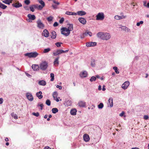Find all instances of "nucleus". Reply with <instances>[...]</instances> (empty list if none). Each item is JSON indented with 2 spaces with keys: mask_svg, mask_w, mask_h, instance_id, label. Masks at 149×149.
<instances>
[{
  "mask_svg": "<svg viewBox=\"0 0 149 149\" xmlns=\"http://www.w3.org/2000/svg\"><path fill=\"white\" fill-rule=\"evenodd\" d=\"M77 111L76 109H73L71 110L70 113L71 115H75L76 114Z\"/></svg>",
  "mask_w": 149,
  "mask_h": 149,
  "instance_id": "a878e982",
  "label": "nucleus"
},
{
  "mask_svg": "<svg viewBox=\"0 0 149 149\" xmlns=\"http://www.w3.org/2000/svg\"><path fill=\"white\" fill-rule=\"evenodd\" d=\"M38 55V53L36 52L27 53L24 54V56H28L30 58H35Z\"/></svg>",
  "mask_w": 149,
  "mask_h": 149,
  "instance_id": "7ed1b4c3",
  "label": "nucleus"
},
{
  "mask_svg": "<svg viewBox=\"0 0 149 149\" xmlns=\"http://www.w3.org/2000/svg\"><path fill=\"white\" fill-rule=\"evenodd\" d=\"M59 58V57H57L56 58L54 61V64H58L59 63V61L58 59Z\"/></svg>",
  "mask_w": 149,
  "mask_h": 149,
  "instance_id": "7c9ffc66",
  "label": "nucleus"
},
{
  "mask_svg": "<svg viewBox=\"0 0 149 149\" xmlns=\"http://www.w3.org/2000/svg\"><path fill=\"white\" fill-rule=\"evenodd\" d=\"M143 23V22L142 21H140L139 22H138L136 23V26H139L141 24H142Z\"/></svg>",
  "mask_w": 149,
  "mask_h": 149,
  "instance_id": "a18cd8bd",
  "label": "nucleus"
},
{
  "mask_svg": "<svg viewBox=\"0 0 149 149\" xmlns=\"http://www.w3.org/2000/svg\"><path fill=\"white\" fill-rule=\"evenodd\" d=\"M56 87L57 88H58L59 90H61L62 89V87L61 86H59L57 85L56 86Z\"/></svg>",
  "mask_w": 149,
  "mask_h": 149,
  "instance_id": "6e6d98bb",
  "label": "nucleus"
},
{
  "mask_svg": "<svg viewBox=\"0 0 149 149\" xmlns=\"http://www.w3.org/2000/svg\"><path fill=\"white\" fill-rule=\"evenodd\" d=\"M113 69L114 70L116 74H118L119 72L118 71V68L116 66H114L113 68Z\"/></svg>",
  "mask_w": 149,
  "mask_h": 149,
  "instance_id": "473e14b6",
  "label": "nucleus"
},
{
  "mask_svg": "<svg viewBox=\"0 0 149 149\" xmlns=\"http://www.w3.org/2000/svg\"><path fill=\"white\" fill-rule=\"evenodd\" d=\"M78 20L79 22L82 24H86V21L84 18L81 17L79 18Z\"/></svg>",
  "mask_w": 149,
  "mask_h": 149,
  "instance_id": "dca6fc26",
  "label": "nucleus"
},
{
  "mask_svg": "<svg viewBox=\"0 0 149 149\" xmlns=\"http://www.w3.org/2000/svg\"><path fill=\"white\" fill-rule=\"evenodd\" d=\"M24 2L25 4L27 5H28L30 3L29 0H25Z\"/></svg>",
  "mask_w": 149,
  "mask_h": 149,
  "instance_id": "de8ad7c7",
  "label": "nucleus"
},
{
  "mask_svg": "<svg viewBox=\"0 0 149 149\" xmlns=\"http://www.w3.org/2000/svg\"><path fill=\"white\" fill-rule=\"evenodd\" d=\"M38 1L41 5H45V2L42 0H38Z\"/></svg>",
  "mask_w": 149,
  "mask_h": 149,
  "instance_id": "37998d69",
  "label": "nucleus"
},
{
  "mask_svg": "<svg viewBox=\"0 0 149 149\" xmlns=\"http://www.w3.org/2000/svg\"><path fill=\"white\" fill-rule=\"evenodd\" d=\"M62 43L61 42H57L55 43V45L58 47H61V45Z\"/></svg>",
  "mask_w": 149,
  "mask_h": 149,
  "instance_id": "ea45409f",
  "label": "nucleus"
},
{
  "mask_svg": "<svg viewBox=\"0 0 149 149\" xmlns=\"http://www.w3.org/2000/svg\"><path fill=\"white\" fill-rule=\"evenodd\" d=\"M130 82L128 81H125L122 85V88L125 90L130 85Z\"/></svg>",
  "mask_w": 149,
  "mask_h": 149,
  "instance_id": "1a4fd4ad",
  "label": "nucleus"
},
{
  "mask_svg": "<svg viewBox=\"0 0 149 149\" xmlns=\"http://www.w3.org/2000/svg\"><path fill=\"white\" fill-rule=\"evenodd\" d=\"M51 103V101L49 99L47 100L45 102L46 104L48 106H49L50 105Z\"/></svg>",
  "mask_w": 149,
  "mask_h": 149,
  "instance_id": "58836bf2",
  "label": "nucleus"
},
{
  "mask_svg": "<svg viewBox=\"0 0 149 149\" xmlns=\"http://www.w3.org/2000/svg\"><path fill=\"white\" fill-rule=\"evenodd\" d=\"M83 139L85 141L88 142L90 140L89 135L87 134H84L83 136Z\"/></svg>",
  "mask_w": 149,
  "mask_h": 149,
  "instance_id": "f3484780",
  "label": "nucleus"
},
{
  "mask_svg": "<svg viewBox=\"0 0 149 149\" xmlns=\"http://www.w3.org/2000/svg\"><path fill=\"white\" fill-rule=\"evenodd\" d=\"M67 29L70 31H72L73 29V25L72 24H69V26L68 27Z\"/></svg>",
  "mask_w": 149,
  "mask_h": 149,
  "instance_id": "cd10ccee",
  "label": "nucleus"
},
{
  "mask_svg": "<svg viewBox=\"0 0 149 149\" xmlns=\"http://www.w3.org/2000/svg\"><path fill=\"white\" fill-rule=\"evenodd\" d=\"M96 36L99 39L105 40H109L111 38V34L106 32H99L96 34Z\"/></svg>",
  "mask_w": 149,
  "mask_h": 149,
  "instance_id": "f257e3e1",
  "label": "nucleus"
},
{
  "mask_svg": "<svg viewBox=\"0 0 149 149\" xmlns=\"http://www.w3.org/2000/svg\"><path fill=\"white\" fill-rule=\"evenodd\" d=\"M53 19V17L52 16H50L48 17L47 18V21L49 22H51Z\"/></svg>",
  "mask_w": 149,
  "mask_h": 149,
  "instance_id": "e433bc0d",
  "label": "nucleus"
},
{
  "mask_svg": "<svg viewBox=\"0 0 149 149\" xmlns=\"http://www.w3.org/2000/svg\"><path fill=\"white\" fill-rule=\"evenodd\" d=\"M25 74L26 76H27L28 77H30L31 76V75L29 74L28 73H27L26 72H25Z\"/></svg>",
  "mask_w": 149,
  "mask_h": 149,
  "instance_id": "e2e57ef3",
  "label": "nucleus"
},
{
  "mask_svg": "<svg viewBox=\"0 0 149 149\" xmlns=\"http://www.w3.org/2000/svg\"><path fill=\"white\" fill-rule=\"evenodd\" d=\"M72 12H69V11H66L65 13V14L68 15H72Z\"/></svg>",
  "mask_w": 149,
  "mask_h": 149,
  "instance_id": "864d4df0",
  "label": "nucleus"
},
{
  "mask_svg": "<svg viewBox=\"0 0 149 149\" xmlns=\"http://www.w3.org/2000/svg\"><path fill=\"white\" fill-rule=\"evenodd\" d=\"M12 6L16 8H19L22 6V5L19 2V1L15 3H13L12 4Z\"/></svg>",
  "mask_w": 149,
  "mask_h": 149,
  "instance_id": "4468645a",
  "label": "nucleus"
},
{
  "mask_svg": "<svg viewBox=\"0 0 149 149\" xmlns=\"http://www.w3.org/2000/svg\"><path fill=\"white\" fill-rule=\"evenodd\" d=\"M57 93L56 92H54L53 93V97L54 99H55V97H56L57 96Z\"/></svg>",
  "mask_w": 149,
  "mask_h": 149,
  "instance_id": "c03bdc74",
  "label": "nucleus"
},
{
  "mask_svg": "<svg viewBox=\"0 0 149 149\" xmlns=\"http://www.w3.org/2000/svg\"><path fill=\"white\" fill-rule=\"evenodd\" d=\"M104 107V105L103 103H100L98 105V107L99 109H102Z\"/></svg>",
  "mask_w": 149,
  "mask_h": 149,
  "instance_id": "c9c22d12",
  "label": "nucleus"
},
{
  "mask_svg": "<svg viewBox=\"0 0 149 149\" xmlns=\"http://www.w3.org/2000/svg\"><path fill=\"white\" fill-rule=\"evenodd\" d=\"M61 33L65 36L69 35L70 33L66 27H63L61 30Z\"/></svg>",
  "mask_w": 149,
  "mask_h": 149,
  "instance_id": "20e7f679",
  "label": "nucleus"
},
{
  "mask_svg": "<svg viewBox=\"0 0 149 149\" xmlns=\"http://www.w3.org/2000/svg\"><path fill=\"white\" fill-rule=\"evenodd\" d=\"M108 104L109 105V107H112L113 105V99L111 97H110L108 100Z\"/></svg>",
  "mask_w": 149,
  "mask_h": 149,
  "instance_id": "6ab92c4d",
  "label": "nucleus"
},
{
  "mask_svg": "<svg viewBox=\"0 0 149 149\" xmlns=\"http://www.w3.org/2000/svg\"><path fill=\"white\" fill-rule=\"evenodd\" d=\"M45 5H38V10H41L42 8L44 7Z\"/></svg>",
  "mask_w": 149,
  "mask_h": 149,
  "instance_id": "a19ab883",
  "label": "nucleus"
},
{
  "mask_svg": "<svg viewBox=\"0 0 149 149\" xmlns=\"http://www.w3.org/2000/svg\"><path fill=\"white\" fill-rule=\"evenodd\" d=\"M79 106L81 107H84L85 106L86 104L85 102L80 101L78 103Z\"/></svg>",
  "mask_w": 149,
  "mask_h": 149,
  "instance_id": "393cba45",
  "label": "nucleus"
},
{
  "mask_svg": "<svg viewBox=\"0 0 149 149\" xmlns=\"http://www.w3.org/2000/svg\"><path fill=\"white\" fill-rule=\"evenodd\" d=\"M11 115L12 117L14 118L15 119H17V116L16 114L13 113L11 114Z\"/></svg>",
  "mask_w": 149,
  "mask_h": 149,
  "instance_id": "f704fd0d",
  "label": "nucleus"
},
{
  "mask_svg": "<svg viewBox=\"0 0 149 149\" xmlns=\"http://www.w3.org/2000/svg\"><path fill=\"white\" fill-rule=\"evenodd\" d=\"M125 114V112L124 111H122L120 114L119 116L121 117L123 116V115Z\"/></svg>",
  "mask_w": 149,
  "mask_h": 149,
  "instance_id": "bf43d9fd",
  "label": "nucleus"
},
{
  "mask_svg": "<svg viewBox=\"0 0 149 149\" xmlns=\"http://www.w3.org/2000/svg\"><path fill=\"white\" fill-rule=\"evenodd\" d=\"M51 50L50 48H48L47 49H44L43 51V53H47L49 52Z\"/></svg>",
  "mask_w": 149,
  "mask_h": 149,
  "instance_id": "2f4dec72",
  "label": "nucleus"
},
{
  "mask_svg": "<svg viewBox=\"0 0 149 149\" xmlns=\"http://www.w3.org/2000/svg\"><path fill=\"white\" fill-rule=\"evenodd\" d=\"M119 28H120L122 30L124 31L127 32L130 31V29L125 26H124L122 25H120Z\"/></svg>",
  "mask_w": 149,
  "mask_h": 149,
  "instance_id": "9b49d317",
  "label": "nucleus"
},
{
  "mask_svg": "<svg viewBox=\"0 0 149 149\" xmlns=\"http://www.w3.org/2000/svg\"><path fill=\"white\" fill-rule=\"evenodd\" d=\"M48 66V63L46 61H42L39 65L40 69L43 71L45 70Z\"/></svg>",
  "mask_w": 149,
  "mask_h": 149,
  "instance_id": "f03ea898",
  "label": "nucleus"
},
{
  "mask_svg": "<svg viewBox=\"0 0 149 149\" xmlns=\"http://www.w3.org/2000/svg\"><path fill=\"white\" fill-rule=\"evenodd\" d=\"M97 45V43L95 42H89L86 43V45L87 47H91Z\"/></svg>",
  "mask_w": 149,
  "mask_h": 149,
  "instance_id": "9d476101",
  "label": "nucleus"
},
{
  "mask_svg": "<svg viewBox=\"0 0 149 149\" xmlns=\"http://www.w3.org/2000/svg\"><path fill=\"white\" fill-rule=\"evenodd\" d=\"M44 149H51V148L48 146H46L44 148Z\"/></svg>",
  "mask_w": 149,
  "mask_h": 149,
  "instance_id": "774afa93",
  "label": "nucleus"
},
{
  "mask_svg": "<svg viewBox=\"0 0 149 149\" xmlns=\"http://www.w3.org/2000/svg\"><path fill=\"white\" fill-rule=\"evenodd\" d=\"M37 26L39 29H43L44 28L45 25L40 19H39L37 22Z\"/></svg>",
  "mask_w": 149,
  "mask_h": 149,
  "instance_id": "423d86ee",
  "label": "nucleus"
},
{
  "mask_svg": "<svg viewBox=\"0 0 149 149\" xmlns=\"http://www.w3.org/2000/svg\"><path fill=\"white\" fill-rule=\"evenodd\" d=\"M42 33V35L45 37L47 38L49 36V32L47 29H44Z\"/></svg>",
  "mask_w": 149,
  "mask_h": 149,
  "instance_id": "ddd939ff",
  "label": "nucleus"
},
{
  "mask_svg": "<svg viewBox=\"0 0 149 149\" xmlns=\"http://www.w3.org/2000/svg\"><path fill=\"white\" fill-rule=\"evenodd\" d=\"M51 38L52 39H55L56 38V32L53 31H52L51 33Z\"/></svg>",
  "mask_w": 149,
  "mask_h": 149,
  "instance_id": "412c9836",
  "label": "nucleus"
},
{
  "mask_svg": "<svg viewBox=\"0 0 149 149\" xmlns=\"http://www.w3.org/2000/svg\"><path fill=\"white\" fill-rule=\"evenodd\" d=\"M54 73H51L50 74V77L51 78L50 79V81H53L54 80Z\"/></svg>",
  "mask_w": 149,
  "mask_h": 149,
  "instance_id": "72a5a7b5",
  "label": "nucleus"
},
{
  "mask_svg": "<svg viewBox=\"0 0 149 149\" xmlns=\"http://www.w3.org/2000/svg\"><path fill=\"white\" fill-rule=\"evenodd\" d=\"M77 13V15L80 16H82L85 15L86 14V13L84 11L81 10L78 11Z\"/></svg>",
  "mask_w": 149,
  "mask_h": 149,
  "instance_id": "aec40b11",
  "label": "nucleus"
},
{
  "mask_svg": "<svg viewBox=\"0 0 149 149\" xmlns=\"http://www.w3.org/2000/svg\"><path fill=\"white\" fill-rule=\"evenodd\" d=\"M87 32H85L84 33H83L82 36H81V38H83L85 36H87L88 34Z\"/></svg>",
  "mask_w": 149,
  "mask_h": 149,
  "instance_id": "79ce46f5",
  "label": "nucleus"
},
{
  "mask_svg": "<svg viewBox=\"0 0 149 149\" xmlns=\"http://www.w3.org/2000/svg\"><path fill=\"white\" fill-rule=\"evenodd\" d=\"M38 84L40 85L44 86L46 85V82L43 80H40L38 81Z\"/></svg>",
  "mask_w": 149,
  "mask_h": 149,
  "instance_id": "b1692460",
  "label": "nucleus"
},
{
  "mask_svg": "<svg viewBox=\"0 0 149 149\" xmlns=\"http://www.w3.org/2000/svg\"><path fill=\"white\" fill-rule=\"evenodd\" d=\"M7 8V6L1 3L0 2V8L3 9H5Z\"/></svg>",
  "mask_w": 149,
  "mask_h": 149,
  "instance_id": "c85d7f7f",
  "label": "nucleus"
},
{
  "mask_svg": "<svg viewBox=\"0 0 149 149\" xmlns=\"http://www.w3.org/2000/svg\"><path fill=\"white\" fill-rule=\"evenodd\" d=\"M32 115H34V116H35L36 117H38L39 116V113L38 112L36 113H32Z\"/></svg>",
  "mask_w": 149,
  "mask_h": 149,
  "instance_id": "09e8293b",
  "label": "nucleus"
},
{
  "mask_svg": "<svg viewBox=\"0 0 149 149\" xmlns=\"http://www.w3.org/2000/svg\"><path fill=\"white\" fill-rule=\"evenodd\" d=\"M24 8L26 10H29V8L27 6H24Z\"/></svg>",
  "mask_w": 149,
  "mask_h": 149,
  "instance_id": "680f3d73",
  "label": "nucleus"
},
{
  "mask_svg": "<svg viewBox=\"0 0 149 149\" xmlns=\"http://www.w3.org/2000/svg\"><path fill=\"white\" fill-rule=\"evenodd\" d=\"M34 8V7L33 6V5H32L31 6H30V9L31 11L32 12H33L35 10Z\"/></svg>",
  "mask_w": 149,
  "mask_h": 149,
  "instance_id": "8fccbe9b",
  "label": "nucleus"
},
{
  "mask_svg": "<svg viewBox=\"0 0 149 149\" xmlns=\"http://www.w3.org/2000/svg\"><path fill=\"white\" fill-rule=\"evenodd\" d=\"M88 75L87 72L85 70L81 72L79 74L80 77L82 78L86 77Z\"/></svg>",
  "mask_w": 149,
  "mask_h": 149,
  "instance_id": "0eeeda50",
  "label": "nucleus"
},
{
  "mask_svg": "<svg viewBox=\"0 0 149 149\" xmlns=\"http://www.w3.org/2000/svg\"><path fill=\"white\" fill-rule=\"evenodd\" d=\"M37 106L38 107H40L41 108H40V109L42 110L43 109V104H40L39 103L38 104Z\"/></svg>",
  "mask_w": 149,
  "mask_h": 149,
  "instance_id": "49530a36",
  "label": "nucleus"
},
{
  "mask_svg": "<svg viewBox=\"0 0 149 149\" xmlns=\"http://www.w3.org/2000/svg\"><path fill=\"white\" fill-rule=\"evenodd\" d=\"M126 17V16L122 15V16H118L117 15H115L114 18L116 20H120L123 19L125 18Z\"/></svg>",
  "mask_w": 149,
  "mask_h": 149,
  "instance_id": "2eb2a0df",
  "label": "nucleus"
},
{
  "mask_svg": "<svg viewBox=\"0 0 149 149\" xmlns=\"http://www.w3.org/2000/svg\"><path fill=\"white\" fill-rule=\"evenodd\" d=\"M27 17L30 19L31 20H34L36 18V16L35 15H32L30 14H28Z\"/></svg>",
  "mask_w": 149,
  "mask_h": 149,
  "instance_id": "4be33fe9",
  "label": "nucleus"
},
{
  "mask_svg": "<svg viewBox=\"0 0 149 149\" xmlns=\"http://www.w3.org/2000/svg\"><path fill=\"white\" fill-rule=\"evenodd\" d=\"M52 6L54 9H56L57 8V6L56 5H53Z\"/></svg>",
  "mask_w": 149,
  "mask_h": 149,
  "instance_id": "69168bd1",
  "label": "nucleus"
},
{
  "mask_svg": "<svg viewBox=\"0 0 149 149\" xmlns=\"http://www.w3.org/2000/svg\"><path fill=\"white\" fill-rule=\"evenodd\" d=\"M58 25V24L57 22H55L53 24V26L54 27H56Z\"/></svg>",
  "mask_w": 149,
  "mask_h": 149,
  "instance_id": "4d7b16f0",
  "label": "nucleus"
},
{
  "mask_svg": "<svg viewBox=\"0 0 149 149\" xmlns=\"http://www.w3.org/2000/svg\"><path fill=\"white\" fill-rule=\"evenodd\" d=\"M3 98H0V104H2L3 102Z\"/></svg>",
  "mask_w": 149,
  "mask_h": 149,
  "instance_id": "0e129e2a",
  "label": "nucleus"
},
{
  "mask_svg": "<svg viewBox=\"0 0 149 149\" xmlns=\"http://www.w3.org/2000/svg\"><path fill=\"white\" fill-rule=\"evenodd\" d=\"M62 52H63V50L58 49L53 52V55L54 56H56L62 54Z\"/></svg>",
  "mask_w": 149,
  "mask_h": 149,
  "instance_id": "f8f14e48",
  "label": "nucleus"
},
{
  "mask_svg": "<svg viewBox=\"0 0 149 149\" xmlns=\"http://www.w3.org/2000/svg\"><path fill=\"white\" fill-rule=\"evenodd\" d=\"M32 68L33 70L37 71L39 70L40 67L38 65L35 64L32 65Z\"/></svg>",
  "mask_w": 149,
  "mask_h": 149,
  "instance_id": "a211bd4d",
  "label": "nucleus"
},
{
  "mask_svg": "<svg viewBox=\"0 0 149 149\" xmlns=\"http://www.w3.org/2000/svg\"><path fill=\"white\" fill-rule=\"evenodd\" d=\"M54 99L55 100L56 102H58L59 101V99L57 98V96L56 97H55V99Z\"/></svg>",
  "mask_w": 149,
  "mask_h": 149,
  "instance_id": "338daca9",
  "label": "nucleus"
},
{
  "mask_svg": "<svg viewBox=\"0 0 149 149\" xmlns=\"http://www.w3.org/2000/svg\"><path fill=\"white\" fill-rule=\"evenodd\" d=\"M52 111L53 113H56L58 111V109L57 108H53L52 109Z\"/></svg>",
  "mask_w": 149,
  "mask_h": 149,
  "instance_id": "c756f323",
  "label": "nucleus"
},
{
  "mask_svg": "<svg viewBox=\"0 0 149 149\" xmlns=\"http://www.w3.org/2000/svg\"><path fill=\"white\" fill-rule=\"evenodd\" d=\"M143 118L144 119L147 120L149 118V117L148 115H144L143 116Z\"/></svg>",
  "mask_w": 149,
  "mask_h": 149,
  "instance_id": "5fc2aeb1",
  "label": "nucleus"
},
{
  "mask_svg": "<svg viewBox=\"0 0 149 149\" xmlns=\"http://www.w3.org/2000/svg\"><path fill=\"white\" fill-rule=\"evenodd\" d=\"M42 92L41 91H40L39 92L37 93L36 95L38 97L39 99H41L42 98L43 96L42 95Z\"/></svg>",
  "mask_w": 149,
  "mask_h": 149,
  "instance_id": "5701e85b",
  "label": "nucleus"
},
{
  "mask_svg": "<svg viewBox=\"0 0 149 149\" xmlns=\"http://www.w3.org/2000/svg\"><path fill=\"white\" fill-rule=\"evenodd\" d=\"M33 6L34 7V8H37L38 9V4H36L33 5Z\"/></svg>",
  "mask_w": 149,
  "mask_h": 149,
  "instance_id": "13d9d810",
  "label": "nucleus"
},
{
  "mask_svg": "<svg viewBox=\"0 0 149 149\" xmlns=\"http://www.w3.org/2000/svg\"><path fill=\"white\" fill-rule=\"evenodd\" d=\"M96 17V20H102L104 18V14L102 12L99 13L97 15Z\"/></svg>",
  "mask_w": 149,
  "mask_h": 149,
  "instance_id": "39448f33",
  "label": "nucleus"
},
{
  "mask_svg": "<svg viewBox=\"0 0 149 149\" xmlns=\"http://www.w3.org/2000/svg\"><path fill=\"white\" fill-rule=\"evenodd\" d=\"M96 80V77L95 76H92L90 79V80L91 82L95 81Z\"/></svg>",
  "mask_w": 149,
  "mask_h": 149,
  "instance_id": "4c0bfd02",
  "label": "nucleus"
},
{
  "mask_svg": "<svg viewBox=\"0 0 149 149\" xmlns=\"http://www.w3.org/2000/svg\"><path fill=\"white\" fill-rule=\"evenodd\" d=\"M95 60H93V61H91V65L93 67H94L95 66Z\"/></svg>",
  "mask_w": 149,
  "mask_h": 149,
  "instance_id": "603ef678",
  "label": "nucleus"
},
{
  "mask_svg": "<svg viewBox=\"0 0 149 149\" xmlns=\"http://www.w3.org/2000/svg\"><path fill=\"white\" fill-rule=\"evenodd\" d=\"M13 0H6L2 1V2L4 3L10 5V3H12Z\"/></svg>",
  "mask_w": 149,
  "mask_h": 149,
  "instance_id": "bb28decb",
  "label": "nucleus"
},
{
  "mask_svg": "<svg viewBox=\"0 0 149 149\" xmlns=\"http://www.w3.org/2000/svg\"><path fill=\"white\" fill-rule=\"evenodd\" d=\"M26 96L27 99L30 101H32L33 100V97L32 94L29 93H27L26 94Z\"/></svg>",
  "mask_w": 149,
  "mask_h": 149,
  "instance_id": "6e6552de",
  "label": "nucleus"
},
{
  "mask_svg": "<svg viewBox=\"0 0 149 149\" xmlns=\"http://www.w3.org/2000/svg\"><path fill=\"white\" fill-rule=\"evenodd\" d=\"M64 18L62 17L59 20V22L60 24H62L63 23V22L64 21Z\"/></svg>",
  "mask_w": 149,
  "mask_h": 149,
  "instance_id": "3c124183",
  "label": "nucleus"
},
{
  "mask_svg": "<svg viewBox=\"0 0 149 149\" xmlns=\"http://www.w3.org/2000/svg\"><path fill=\"white\" fill-rule=\"evenodd\" d=\"M88 35L90 36H92V33L91 32L88 31L87 32Z\"/></svg>",
  "mask_w": 149,
  "mask_h": 149,
  "instance_id": "052dcab7",
  "label": "nucleus"
}]
</instances>
